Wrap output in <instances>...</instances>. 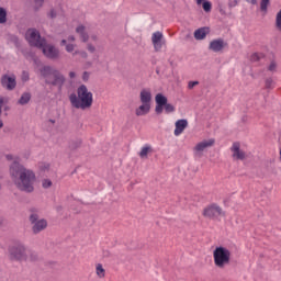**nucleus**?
<instances>
[{
	"label": "nucleus",
	"instance_id": "nucleus-1",
	"mask_svg": "<svg viewBox=\"0 0 281 281\" xmlns=\"http://www.w3.org/2000/svg\"><path fill=\"white\" fill-rule=\"evenodd\" d=\"M5 159L7 161H13L10 166V175L15 179L18 188L23 192H34V183L36 182L34 171L19 164V156L7 154Z\"/></svg>",
	"mask_w": 281,
	"mask_h": 281
},
{
	"label": "nucleus",
	"instance_id": "nucleus-2",
	"mask_svg": "<svg viewBox=\"0 0 281 281\" xmlns=\"http://www.w3.org/2000/svg\"><path fill=\"white\" fill-rule=\"evenodd\" d=\"M69 100L71 106L80 109L81 111H87V109H91V106H93V93L89 91L85 85H81L77 89V94H70Z\"/></svg>",
	"mask_w": 281,
	"mask_h": 281
},
{
	"label": "nucleus",
	"instance_id": "nucleus-3",
	"mask_svg": "<svg viewBox=\"0 0 281 281\" xmlns=\"http://www.w3.org/2000/svg\"><path fill=\"white\" fill-rule=\"evenodd\" d=\"M213 262L217 269H225L232 262V250L227 247L217 246L213 250Z\"/></svg>",
	"mask_w": 281,
	"mask_h": 281
},
{
	"label": "nucleus",
	"instance_id": "nucleus-4",
	"mask_svg": "<svg viewBox=\"0 0 281 281\" xmlns=\"http://www.w3.org/2000/svg\"><path fill=\"white\" fill-rule=\"evenodd\" d=\"M9 254L15 260H31V262H34V260L38 258L35 252L25 249V246H23L22 244H13L12 246H10Z\"/></svg>",
	"mask_w": 281,
	"mask_h": 281
},
{
	"label": "nucleus",
	"instance_id": "nucleus-5",
	"mask_svg": "<svg viewBox=\"0 0 281 281\" xmlns=\"http://www.w3.org/2000/svg\"><path fill=\"white\" fill-rule=\"evenodd\" d=\"M41 75L45 78L47 85H58L61 87L65 83V76L49 66H44L41 69Z\"/></svg>",
	"mask_w": 281,
	"mask_h": 281
},
{
	"label": "nucleus",
	"instance_id": "nucleus-6",
	"mask_svg": "<svg viewBox=\"0 0 281 281\" xmlns=\"http://www.w3.org/2000/svg\"><path fill=\"white\" fill-rule=\"evenodd\" d=\"M30 223L33 225L32 229L34 234H41L44 229H47V220H40V211L36 207L30 210Z\"/></svg>",
	"mask_w": 281,
	"mask_h": 281
},
{
	"label": "nucleus",
	"instance_id": "nucleus-7",
	"mask_svg": "<svg viewBox=\"0 0 281 281\" xmlns=\"http://www.w3.org/2000/svg\"><path fill=\"white\" fill-rule=\"evenodd\" d=\"M202 215L204 218L217 221L220 216H225V211L217 203H211L203 209Z\"/></svg>",
	"mask_w": 281,
	"mask_h": 281
},
{
	"label": "nucleus",
	"instance_id": "nucleus-8",
	"mask_svg": "<svg viewBox=\"0 0 281 281\" xmlns=\"http://www.w3.org/2000/svg\"><path fill=\"white\" fill-rule=\"evenodd\" d=\"M25 38L32 47H37L38 49L43 47L45 42V38L41 37V33H38V31L35 29H29L26 31Z\"/></svg>",
	"mask_w": 281,
	"mask_h": 281
},
{
	"label": "nucleus",
	"instance_id": "nucleus-9",
	"mask_svg": "<svg viewBox=\"0 0 281 281\" xmlns=\"http://www.w3.org/2000/svg\"><path fill=\"white\" fill-rule=\"evenodd\" d=\"M216 144V140L214 138L203 139L199 142L193 147V157H196L198 159H201L203 157V153L207 150V148H212Z\"/></svg>",
	"mask_w": 281,
	"mask_h": 281
},
{
	"label": "nucleus",
	"instance_id": "nucleus-10",
	"mask_svg": "<svg viewBox=\"0 0 281 281\" xmlns=\"http://www.w3.org/2000/svg\"><path fill=\"white\" fill-rule=\"evenodd\" d=\"M40 49H42L44 56L47 58H58L60 55V52L54 47V45L47 44L46 41L44 42L43 46L40 47Z\"/></svg>",
	"mask_w": 281,
	"mask_h": 281
},
{
	"label": "nucleus",
	"instance_id": "nucleus-11",
	"mask_svg": "<svg viewBox=\"0 0 281 281\" xmlns=\"http://www.w3.org/2000/svg\"><path fill=\"white\" fill-rule=\"evenodd\" d=\"M232 157L235 161H243L245 157H247V154L243 149H240V143L236 142L233 143L231 147Z\"/></svg>",
	"mask_w": 281,
	"mask_h": 281
},
{
	"label": "nucleus",
	"instance_id": "nucleus-12",
	"mask_svg": "<svg viewBox=\"0 0 281 281\" xmlns=\"http://www.w3.org/2000/svg\"><path fill=\"white\" fill-rule=\"evenodd\" d=\"M225 47H227V42H225L223 38L213 40L209 44V49L215 54L223 52Z\"/></svg>",
	"mask_w": 281,
	"mask_h": 281
},
{
	"label": "nucleus",
	"instance_id": "nucleus-13",
	"mask_svg": "<svg viewBox=\"0 0 281 281\" xmlns=\"http://www.w3.org/2000/svg\"><path fill=\"white\" fill-rule=\"evenodd\" d=\"M1 85L8 91H13V89H16V77L14 75H4L1 78Z\"/></svg>",
	"mask_w": 281,
	"mask_h": 281
},
{
	"label": "nucleus",
	"instance_id": "nucleus-14",
	"mask_svg": "<svg viewBox=\"0 0 281 281\" xmlns=\"http://www.w3.org/2000/svg\"><path fill=\"white\" fill-rule=\"evenodd\" d=\"M155 102H156V108L155 111L157 113V115H161V113H164V109L166 102H168V98H166V95H164L162 93H158L155 97Z\"/></svg>",
	"mask_w": 281,
	"mask_h": 281
},
{
	"label": "nucleus",
	"instance_id": "nucleus-15",
	"mask_svg": "<svg viewBox=\"0 0 281 281\" xmlns=\"http://www.w3.org/2000/svg\"><path fill=\"white\" fill-rule=\"evenodd\" d=\"M151 42L156 49V52H159L161 47H164V33L161 32H155L151 35Z\"/></svg>",
	"mask_w": 281,
	"mask_h": 281
},
{
	"label": "nucleus",
	"instance_id": "nucleus-16",
	"mask_svg": "<svg viewBox=\"0 0 281 281\" xmlns=\"http://www.w3.org/2000/svg\"><path fill=\"white\" fill-rule=\"evenodd\" d=\"M176 128L173 131V135L176 137H179L187 128H188V120L181 119L178 120L175 124Z\"/></svg>",
	"mask_w": 281,
	"mask_h": 281
},
{
	"label": "nucleus",
	"instance_id": "nucleus-17",
	"mask_svg": "<svg viewBox=\"0 0 281 281\" xmlns=\"http://www.w3.org/2000/svg\"><path fill=\"white\" fill-rule=\"evenodd\" d=\"M139 100L142 104H150V102H153V92L150 89L140 90Z\"/></svg>",
	"mask_w": 281,
	"mask_h": 281
},
{
	"label": "nucleus",
	"instance_id": "nucleus-18",
	"mask_svg": "<svg viewBox=\"0 0 281 281\" xmlns=\"http://www.w3.org/2000/svg\"><path fill=\"white\" fill-rule=\"evenodd\" d=\"M75 42H76V37L74 35H70L68 40L61 41V45H65L66 52H68V54H71L74 49H76V44H71Z\"/></svg>",
	"mask_w": 281,
	"mask_h": 281
},
{
	"label": "nucleus",
	"instance_id": "nucleus-19",
	"mask_svg": "<svg viewBox=\"0 0 281 281\" xmlns=\"http://www.w3.org/2000/svg\"><path fill=\"white\" fill-rule=\"evenodd\" d=\"M150 113V103H142L136 110L135 114L137 117L148 115Z\"/></svg>",
	"mask_w": 281,
	"mask_h": 281
},
{
	"label": "nucleus",
	"instance_id": "nucleus-20",
	"mask_svg": "<svg viewBox=\"0 0 281 281\" xmlns=\"http://www.w3.org/2000/svg\"><path fill=\"white\" fill-rule=\"evenodd\" d=\"M210 34V29L209 27H201L195 30L194 32V38L195 41H203L205 37Z\"/></svg>",
	"mask_w": 281,
	"mask_h": 281
},
{
	"label": "nucleus",
	"instance_id": "nucleus-21",
	"mask_svg": "<svg viewBox=\"0 0 281 281\" xmlns=\"http://www.w3.org/2000/svg\"><path fill=\"white\" fill-rule=\"evenodd\" d=\"M76 33L79 34L82 43H87V41H89V34L87 33V27L85 25L80 24L76 29Z\"/></svg>",
	"mask_w": 281,
	"mask_h": 281
},
{
	"label": "nucleus",
	"instance_id": "nucleus-22",
	"mask_svg": "<svg viewBox=\"0 0 281 281\" xmlns=\"http://www.w3.org/2000/svg\"><path fill=\"white\" fill-rule=\"evenodd\" d=\"M270 5H271V0H260V12L262 13V16H267Z\"/></svg>",
	"mask_w": 281,
	"mask_h": 281
},
{
	"label": "nucleus",
	"instance_id": "nucleus-23",
	"mask_svg": "<svg viewBox=\"0 0 281 281\" xmlns=\"http://www.w3.org/2000/svg\"><path fill=\"white\" fill-rule=\"evenodd\" d=\"M95 273H97V277L100 279L106 278V270L104 269V266H102V263L95 265Z\"/></svg>",
	"mask_w": 281,
	"mask_h": 281
},
{
	"label": "nucleus",
	"instance_id": "nucleus-24",
	"mask_svg": "<svg viewBox=\"0 0 281 281\" xmlns=\"http://www.w3.org/2000/svg\"><path fill=\"white\" fill-rule=\"evenodd\" d=\"M32 100V94L30 92H24L21 98L19 99L18 103L22 106L27 104Z\"/></svg>",
	"mask_w": 281,
	"mask_h": 281
},
{
	"label": "nucleus",
	"instance_id": "nucleus-25",
	"mask_svg": "<svg viewBox=\"0 0 281 281\" xmlns=\"http://www.w3.org/2000/svg\"><path fill=\"white\" fill-rule=\"evenodd\" d=\"M151 150L153 148L149 145H145L144 147H142L139 151L140 159H146L148 157V153H150Z\"/></svg>",
	"mask_w": 281,
	"mask_h": 281
},
{
	"label": "nucleus",
	"instance_id": "nucleus-26",
	"mask_svg": "<svg viewBox=\"0 0 281 281\" xmlns=\"http://www.w3.org/2000/svg\"><path fill=\"white\" fill-rule=\"evenodd\" d=\"M3 23H8V11L0 7V24L3 25Z\"/></svg>",
	"mask_w": 281,
	"mask_h": 281
},
{
	"label": "nucleus",
	"instance_id": "nucleus-27",
	"mask_svg": "<svg viewBox=\"0 0 281 281\" xmlns=\"http://www.w3.org/2000/svg\"><path fill=\"white\" fill-rule=\"evenodd\" d=\"M202 8H203L204 12H212V2L204 1L202 3Z\"/></svg>",
	"mask_w": 281,
	"mask_h": 281
},
{
	"label": "nucleus",
	"instance_id": "nucleus-28",
	"mask_svg": "<svg viewBox=\"0 0 281 281\" xmlns=\"http://www.w3.org/2000/svg\"><path fill=\"white\" fill-rule=\"evenodd\" d=\"M164 106H165V113H175V105L166 102Z\"/></svg>",
	"mask_w": 281,
	"mask_h": 281
},
{
	"label": "nucleus",
	"instance_id": "nucleus-29",
	"mask_svg": "<svg viewBox=\"0 0 281 281\" xmlns=\"http://www.w3.org/2000/svg\"><path fill=\"white\" fill-rule=\"evenodd\" d=\"M260 58H262V54H259V53H254V54L250 56L251 63H258V60H260Z\"/></svg>",
	"mask_w": 281,
	"mask_h": 281
},
{
	"label": "nucleus",
	"instance_id": "nucleus-30",
	"mask_svg": "<svg viewBox=\"0 0 281 281\" xmlns=\"http://www.w3.org/2000/svg\"><path fill=\"white\" fill-rule=\"evenodd\" d=\"M52 186H53V182L49 179H44L42 181V188H44L45 190H47V188H52Z\"/></svg>",
	"mask_w": 281,
	"mask_h": 281
},
{
	"label": "nucleus",
	"instance_id": "nucleus-31",
	"mask_svg": "<svg viewBox=\"0 0 281 281\" xmlns=\"http://www.w3.org/2000/svg\"><path fill=\"white\" fill-rule=\"evenodd\" d=\"M273 87H276V81H273V79H267L266 80V88L267 89H273Z\"/></svg>",
	"mask_w": 281,
	"mask_h": 281
},
{
	"label": "nucleus",
	"instance_id": "nucleus-32",
	"mask_svg": "<svg viewBox=\"0 0 281 281\" xmlns=\"http://www.w3.org/2000/svg\"><path fill=\"white\" fill-rule=\"evenodd\" d=\"M40 170H42V172H47V170H49V164L47 162H42L40 165Z\"/></svg>",
	"mask_w": 281,
	"mask_h": 281
},
{
	"label": "nucleus",
	"instance_id": "nucleus-33",
	"mask_svg": "<svg viewBox=\"0 0 281 281\" xmlns=\"http://www.w3.org/2000/svg\"><path fill=\"white\" fill-rule=\"evenodd\" d=\"M268 69L269 71H276V69H278V64L276 61H271Z\"/></svg>",
	"mask_w": 281,
	"mask_h": 281
},
{
	"label": "nucleus",
	"instance_id": "nucleus-34",
	"mask_svg": "<svg viewBox=\"0 0 281 281\" xmlns=\"http://www.w3.org/2000/svg\"><path fill=\"white\" fill-rule=\"evenodd\" d=\"M277 27L281 30V10L277 14Z\"/></svg>",
	"mask_w": 281,
	"mask_h": 281
},
{
	"label": "nucleus",
	"instance_id": "nucleus-35",
	"mask_svg": "<svg viewBox=\"0 0 281 281\" xmlns=\"http://www.w3.org/2000/svg\"><path fill=\"white\" fill-rule=\"evenodd\" d=\"M229 8H236L238 5V0H228Z\"/></svg>",
	"mask_w": 281,
	"mask_h": 281
},
{
	"label": "nucleus",
	"instance_id": "nucleus-36",
	"mask_svg": "<svg viewBox=\"0 0 281 281\" xmlns=\"http://www.w3.org/2000/svg\"><path fill=\"white\" fill-rule=\"evenodd\" d=\"M196 85H199V81H189L188 89H194V87H196Z\"/></svg>",
	"mask_w": 281,
	"mask_h": 281
},
{
	"label": "nucleus",
	"instance_id": "nucleus-37",
	"mask_svg": "<svg viewBox=\"0 0 281 281\" xmlns=\"http://www.w3.org/2000/svg\"><path fill=\"white\" fill-rule=\"evenodd\" d=\"M87 49L88 52H90V54L95 53V46H93L92 44H88Z\"/></svg>",
	"mask_w": 281,
	"mask_h": 281
},
{
	"label": "nucleus",
	"instance_id": "nucleus-38",
	"mask_svg": "<svg viewBox=\"0 0 281 281\" xmlns=\"http://www.w3.org/2000/svg\"><path fill=\"white\" fill-rule=\"evenodd\" d=\"M22 80H23V82H27V80H30V74H27V72H23L22 74Z\"/></svg>",
	"mask_w": 281,
	"mask_h": 281
},
{
	"label": "nucleus",
	"instance_id": "nucleus-39",
	"mask_svg": "<svg viewBox=\"0 0 281 281\" xmlns=\"http://www.w3.org/2000/svg\"><path fill=\"white\" fill-rule=\"evenodd\" d=\"M44 3V0H35V5H37V8H42Z\"/></svg>",
	"mask_w": 281,
	"mask_h": 281
},
{
	"label": "nucleus",
	"instance_id": "nucleus-40",
	"mask_svg": "<svg viewBox=\"0 0 281 281\" xmlns=\"http://www.w3.org/2000/svg\"><path fill=\"white\" fill-rule=\"evenodd\" d=\"M76 54H80L81 58H87V56H88L87 52H81V53L80 52H75L74 55H76Z\"/></svg>",
	"mask_w": 281,
	"mask_h": 281
},
{
	"label": "nucleus",
	"instance_id": "nucleus-41",
	"mask_svg": "<svg viewBox=\"0 0 281 281\" xmlns=\"http://www.w3.org/2000/svg\"><path fill=\"white\" fill-rule=\"evenodd\" d=\"M49 16H50V19H56V11L52 10L49 12Z\"/></svg>",
	"mask_w": 281,
	"mask_h": 281
},
{
	"label": "nucleus",
	"instance_id": "nucleus-42",
	"mask_svg": "<svg viewBox=\"0 0 281 281\" xmlns=\"http://www.w3.org/2000/svg\"><path fill=\"white\" fill-rule=\"evenodd\" d=\"M247 3H251V5H256L258 3V0H246Z\"/></svg>",
	"mask_w": 281,
	"mask_h": 281
},
{
	"label": "nucleus",
	"instance_id": "nucleus-43",
	"mask_svg": "<svg viewBox=\"0 0 281 281\" xmlns=\"http://www.w3.org/2000/svg\"><path fill=\"white\" fill-rule=\"evenodd\" d=\"M82 78H83V80H89V72H83Z\"/></svg>",
	"mask_w": 281,
	"mask_h": 281
},
{
	"label": "nucleus",
	"instance_id": "nucleus-44",
	"mask_svg": "<svg viewBox=\"0 0 281 281\" xmlns=\"http://www.w3.org/2000/svg\"><path fill=\"white\" fill-rule=\"evenodd\" d=\"M69 78H76V72L70 71V72H69Z\"/></svg>",
	"mask_w": 281,
	"mask_h": 281
},
{
	"label": "nucleus",
	"instance_id": "nucleus-45",
	"mask_svg": "<svg viewBox=\"0 0 281 281\" xmlns=\"http://www.w3.org/2000/svg\"><path fill=\"white\" fill-rule=\"evenodd\" d=\"M1 106H3V98H0V115H1Z\"/></svg>",
	"mask_w": 281,
	"mask_h": 281
},
{
	"label": "nucleus",
	"instance_id": "nucleus-46",
	"mask_svg": "<svg viewBox=\"0 0 281 281\" xmlns=\"http://www.w3.org/2000/svg\"><path fill=\"white\" fill-rule=\"evenodd\" d=\"M203 1H205V0H196L198 5H201V3H203Z\"/></svg>",
	"mask_w": 281,
	"mask_h": 281
},
{
	"label": "nucleus",
	"instance_id": "nucleus-47",
	"mask_svg": "<svg viewBox=\"0 0 281 281\" xmlns=\"http://www.w3.org/2000/svg\"><path fill=\"white\" fill-rule=\"evenodd\" d=\"M91 38H92V41H98V36H95V35H92Z\"/></svg>",
	"mask_w": 281,
	"mask_h": 281
},
{
	"label": "nucleus",
	"instance_id": "nucleus-48",
	"mask_svg": "<svg viewBox=\"0 0 281 281\" xmlns=\"http://www.w3.org/2000/svg\"><path fill=\"white\" fill-rule=\"evenodd\" d=\"M0 128H3V121H0Z\"/></svg>",
	"mask_w": 281,
	"mask_h": 281
},
{
	"label": "nucleus",
	"instance_id": "nucleus-49",
	"mask_svg": "<svg viewBox=\"0 0 281 281\" xmlns=\"http://www.w3.org/2000/svg\"><path fill=\"white\" fill-rule=\"evenodd\" d=\"M279 155H280V157H281V147L279 148Z\"/></svg>",
	"mask_w": 281,
	"mask_h": 281
}]
</instances>
